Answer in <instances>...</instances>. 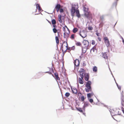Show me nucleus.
I'll return each mask as SVG.
<instances>
[{
	"label": "nucleus",
	"instance_id": "obj_8",
	"mask_svg": "<svg viewBox=\"0 0 124 124\" xmlns=\"http://www.w3.org/2000/svg\"><path fill=\"white\" fill-rule=\"evenodd\" d=\"M61 8V5L59 4H57L56 5L54 10V11H56L57 12H58L59 11Z\"/></svg>",
	"mask_w": 124,
	"mask_h": 124
},
{
	"label": "nucleus",
	"instance_id": "obj_45",
	"mask_svg": "<svg viewBox=\"0 0 124 124\" xmlns=\"http://www.w3.org/2000/svg\"><path fill=\"white\" fill-rule=\"evenodd\" d=\"M121 109L123 112L124 114V108L123 107H122L121 108Z\"/></svg>",
	"mask_w": 124,
	"mask_h": 124
},
{
	"label": "nucleus",
	"instance_id": "obj_34",
	"mask_svg": "<svg viewBox=\"0 0 124 124\" xmlns=\"http://www.w3.org/2000/svg\"><path fill=\"white\" fill-rule=\"evenodd\" d=\"M65 28H66L67 29H68L66 25L65 26L63 27V31L65 32Z\"/></svg>",
	"mask_w": 124,
	"mask_h": 124
},
{
	"label": "nucleus",
	"instance_id": "obj_28",
	"mask_svg": "<svg viewBox=\"0 0 124 124\" xmlns=\"http://www.w3.org/2000/svg\"><path fill=\"white\" fill-rule=\"evenodd\" d=\"M52 23L53 24H55L56 23L55 20L54 19H53L52 21Z\"/></svg>",
	"mask_w": 124,
	"mask_h": 124
},
{
	"label": "nucleus",
	"instance_id": "obj_54",
	"mask_svg": "<svg viewBox=\"0 0 124 124\" xmlns=\"http://www.w3.org/2000/svg\"><path fill=\"white\" fill-rule=\"evenodd\" d=\"M116 0V1H117V0Z\"/></svg>",
	"mask_w": 124,
	"mask_h": 124
},
{
	"label": "nucleus",
	"instance_id": "obj_27",
	"mask_svg": "<svg viewBox=\"0 0 124 124\" xmlns=\"http://www.w3.org/2000/svg\"><path fill=\"white\" fill-rule=\"evenodd\" d=\"M85 15L87 17H89V12L87 11H86L85 12Z\"/></svg>",
	"mask_w": 124,
	"mask_h": 124
},
{
	"label": "nucleus",
	"instance_id": "obj_5",
	"mask_svg": "<svg viewBox=\"0 0 124 124\" xmlns=\"http://www.w3.org/2000/svg\"><path fill=\"white\" fill-rule=\"evenodd\" d=\"M74 64L75 68L78 69V66L79 65V62L78 60L76 59L74 61Z\"/></svg>",
	"mask_w": 124,
	"mask_h": 124
},
{
	"label": "nucleus",
	"instance_id": "obj_21",
	"mask_svg": "<svg viewBox=\"0 0 124 124\" xmlns=\"http://www.w3.org/2000/svg\"><path fill=\"white\" fill-rule=\"evenodd\" d=\"M93 72H96L97 71V68L96 66L94 67L93 69Z\"/></svg>",
	"mask_w": 124,
	"mask_h": 124
},
{
	"label": "nucleus",
	"instance_id": "obj_42",
	"mask_svg": "<svg viewBox=\"0 0 124 124\" xmlns=\"http://www.w3.org/2000/svg\"><path fill=\"white\" fill-rule=\"evenodd\" d=\"M71 47V50H74L75 49V47L74 46H72Z\"/></svg>",
	"mask_w": 124,
	"mask_h": 124
},
{
	"label": "nucleus",
	"instance_id": "obj_46",
	"mask_svg": "<svg viewBox=\"0 0 124 124\" xmlns=\"http://www.w3.org/2000/svg\"><path fill=\"white\" fill-rule=\"evenodd\" d=\"M118 87V89L120 90H121V87L120 86H117Z\"/></svg>",
	"mask_w": 124,
	"mask_h": 124
},
{
	"label": "nucleus",
	"instance_id": "obj_13",
	"mask_svg": "<svg viewBox=\"0 0 124 124\" xmlns=\"http://www.w3.org/2000/svg\"><path fill=\"white\" fill-rule=\"evenodd\" d=\"M85 81H88L89 78V75L88 74H86L85 75Z\"/></svg>",
	"mask_w": 124,
	"mask_h": 124
},
{
	"label": "nucleus",
	"instance_id": "obj_6",
	"mask_svg": "<svg viewBox=\"0 0 124 124\" xmlns=\"http://www.w3.org/2000/svg\"><path fill=\"white\" fill-rule=\"evenodd\" d=\"M80 76L81 78H83L85 74V70L83 69H81L79 71Z\"/></svg>",
	"mask_w": 124,
	"mask_h": 124
},
{
	"label": "nucleus",
	"instance_id": "obj_19",
	"mask_svg": "<svg viewBox=\"0 0 124 124\" xmlns=\"http://www.w3.org/2000/svg\"><path fill=\"white\" fill-rule=\"evenodd\" d=\"M61 17L62 16L61 15L58 16V20L60 23H61L62 22L61 20Z\"/></svg>",
	"mask_w": 124,
	"mask_h": 124
},
{
	"label": "nucleus",
	"instance_id": "obj_39",
	"mask_svg": "<svg viewBox=\"0 0 124 124\" xmlns=\"http://www.w3.org/2000/svg\"><path fill=\"white\" fill-rule=\"evenodd\" d=\"M95 50V49H94V48H92L91 50V53L94 52Z\"/></svg>",
	"mask_w": 124,
	"mask_h": 124
},
{
	"label": "nucleus",
	"instance_id": "obj_16",
	"mask_svg": "<svg viewBox=\"0 0 124 124\" xmlns=\"http://www.w3.org/2000/svg\"><path fill=\"white\" fill-rule=\"evenodd\" d=\"M36 8L37 9H38L39 11H41L42 10V9L41 8L39 4H37L36 5Z\"/></svg>",
	"mask_w": 124,
	"mask_h": 124
},
{
	"label": "nucleus",
	"instance_id": "obj_41",
	"mask_svg": "<svg viewBox=\"0 0 124 124\" xmlns=\"http://www.w3.org/2000/svg\"><path fill=\"white\" fill-rule=\"evenodd\" d=\"M89 101L91 103H92L93 102V99H89Z\"/></svg>",
	"mask_w": 124,
	"mask_h": 124
},
{
	"label": "nucleus",
	"instance_id": "obj_47",
	"mask_svg": "<svg viewBox=\"0 0 124 124\" xmlns=\"http://www.w3.org/2000/svg\"><path fill=\"white\" fill-rule=\"evenodd\" d=\"M98 39L99 41H101V39L100 37H98Z\"/></svg>",
	"mask_w": 124,
	"mask_h": 124
},
{
	"label": "nucleus",
	"instance_id": "obj_29",
	"mask_svg": "<svg viewBox=\"0 0 124 124\" xmlns=\"http://www.w3.org/2000/svg\"><path fill=\"white\" fill-rule=\"evenodd\" d=\"M77 109L80 112H83V111L82 109L81 108H77Z\"/></svg>",
	"mask_w": 124,
	"mask_h": 124
},
{
	"label": "nucleus",
	"instance_id": "obj_26",
	"mask_svg": "<svg viewBox=\"0 0 124 124\" xmlns=\"http://www.w3.org/2000/svg\"><path fill=\"white\" fill-rule=\"evenodd\" d=\"M86 97H85L83 96H81V101H84L85 100V99L86 98Z\"/></svg>",
	"mask_w": 124,
	"mask_h": 124
},
{
	"label": "nucleus",
	"instance_id": "obj_37",
	"mask_svg": "<svg viewBox=\"0 0 124 124\" xmlns=\"http://www.w3.org/2000/svg\"><path fill=\"white\" fill-rule=\"evenodd\" d=\"M60 12L61 13H62L64 11L63 10L62 8H60L59 9Z\"/></svg>",
	"mask_w": 124,
	"mask_h": 124
},
{
	"label": "nucleus",
	"instance_id": "obj_15",
	"mask_svg": "<svg viewBox=\"0 0 124 124\" xmlns=\"http://www.w3.org/2000/svg\"><path fill=\"white\" fill-rule=\"evenodd\" d=\"M54 75L55 77V78L56 80H60V78L59 77L58 74L57 73H54Z\"/></svg>",
	"mask_w": 124,
	"mask_h": 124
},
{
	"label": "nucleus",
	"instance_id": "obj_22",
	"mask_svg": "<svg viewBox=\"0 0 124 124\" xmlns=\"http://www.w3.org/2000/svg\"><path fill=\"white\" fill-rule=\"evenodd\" d=\"M76 44L77 46H81L82 44L79 42H76Z\"/></svg>",
	"mask_w": 124,
	"mask_h": 124
},
{
	"label": "nucleus",
	"instance_id": "obj_52",
	"mask_svg": "<svg viewBox=\"0 0 124 124\" xmlns=\"http://www.w3.org/2000/svg\"><path fill=\"white\" fill-rule=\"evenodd\" d=\"M117 2H116V3H115V6H116V5H117Z\"/></svg>",
	"mask_w": 124,
	"mask_h": 124
},
{
	"label": "nucleus",
	"instance_id": "obj_48",
	"mask_svg": "<svg viewBox=\"0 0 124 124\" xmlns=\"http://www.w3.org/2000/svg\"><path fill=\"white\" fill-rule=\"evenodd\" d=\"M96 35H97L98 36H99V33H96Z\"/></svg>",
	"mask_w": 124,
	"mask_h": 124
},
{
	"label": "nucleus",
	"instance_id": "obj_14",
	"mask_svg": "<svg viewBox=\"0 0 124 124\" xmlns=\"http://www.w3.org/2000/svg\"><path fill=\"white\" fill-rule=\"evenodd\" d=\"M83 78H79L78 79V81L79 83L81 84H83L84 83V82L83 81Z\"/></svg>",
	"mask_w": 124,
	"mask_h": 124
},
{
	"label": "nucleus",
	"instance_id": "obj_31",
	"mask_svg": "<svg viewBox=\"0 0 124 124\" xmlns=\"http://www.w3.org/2000/svg\"><path fill=\"white\" fill-rule=\"evenodd\" d=\"M103 25V23L102 22H101L99 24L100 27H102Z\"/></svg>",
	"mask_w": 124,
	"mask_h": 124
},
{
	"label": "nucleus",
	"instance_id": "obj_53",
	"mask_svg": "<svg viewBox=\"0 0 124 124\" xmlns=\"http://www.w3.org/2000/svg\"><path fill=\"white\" fill-rule=\"evenodd\" d=\"M58 36L59 35V33L58 32Z\"/></svg>",
	"mask_w": 124,
	"mask_h": 124
},
{
	"label": "nucleus",
	"instance_id": "obj_7",
	"mask_svg": "<svg viewBox=\"0 0 124 124\" xmlns=\"http://www.w3.org/2000/svg\"><path fill=\"white\" fill-rule=\"evenodd\" d=\"M68 47V45L67 42H63L62 45V50H65V49H66Z\"/></svg>",
	"mask_w": 124,
	"mask_h": 124
},
{
	"label": "nucleus",
	"instance_id": "obj_2",
	"mask_svg": "<svg viewBox=\"0 0 124 124\" xmlns=\"http://www.w3.org/2000/svg\"><path fill=\"white\" fill-rule=\"evenodd\" d=\"M85 85L86 88H85V91L87 92H91L92 91V88L91 86L92 84L91 82L90 81H88L86 82Z\"/></svg>",
	"mask_w": 124,
	"mask_h": 124
},
{
	"label": "nucleus",
	"instance_id": "obj_49",
	"mask_svg": "<svg viewBox=\"0 0 124 124\" xmlns=\"http://www.w3.org/2000/svg\"><path fill=\"white\" fill-rule=\"evenodd\" d=\"M46 72V73H49V74H52L51 73V72H49V71H48V72Z\"/></svg>",
	"mask_w": 124,
	"mask_h": 124
},
{
	"label": "nucleus",
	"instance_id": "obj_30",
	"mask_svg": "<svg viewBox=\"0 0 124 124\" xmlns=\"http://www.w3.org/2000/svg\"><path fill=\"white\" fill-rule=\"evenodd\" d=\"M70 95V94L69 93L67 92L65 93V95L66 97H68Z\"/></svg>",
	"mask_w": 124,
	"mask_h": 124
},
{
	"label": "nucleus",
	"instance_id": "obj_11",
	"mask_svg": "<svg viewBox=\"0 0 124 124\" xmlns=\"http://www.w3.org/2000/svg\"><path fill=\"white\" fill-rule=\"evenodd\" d=\"M94 94L93 92H92L91 93H89L87 94V95L88 98L89 99L91 98V97L94 95Z\"/></svg>",
	"mask_w": 124,
	"mask_h": 124
},
{
	"label": "nucleus",
	"instance_id": "obj_4",
	"mask_svg": "<svg viewBox=\"0 0 124 124\" xmlns=\"http://www.w3.org/2000/svg\"><path fill=\"white\" fill-rule=\"evenodd\" d=\"M104 42L107 47H109L110 45V43L108 37H105L103 39Z\"/></svg>",
	"mask_w": 124,
	"mask_h": 124
},
{
	"label": "nucleus",
	"instance_id": "obj_1",
	"mask_svg": "<svg viewBox=\"0 0 124 124\" xmlns=\"http://www.w3.org/2000/svg\"><path fill=\"white\" fill-rule=\"evenodd\" d=\"M76 6L75 5H74L72 7L71 10V15L73 17L75 16V13L76 12V16L79 18L80 17L79 11L78 9L76 10Z\"/></svg>",
	"mask_w": 124,
	"mask_h": 124
},
{
	"label": "nucleus",
	"instance_id": "obj_17",
	"mask_svg": "<svg viewBox=\"0 0 124 124\" xmlns=\"http://www.w3.org/2000/svg\"><path fill=\"white\" fill-rule=\"evenodd\" d=\"M102 56L105 59H108V57L106 53H104L102 54Z\"/></svg>",
	"mask_w": 124,
	"mask_h": 124
},
{
	"label": "nucleus",
	"instance_id": "obj_40",
	"mask_svg": "<svg viewBox=\"0 0 124 124\" xmlns=\"http://www.w3.org/2000/svg\"><path fill=\"white\" fill-rule=\"evenodd\" d=\"M95 41L93 40L92 41V44L93 45H94L95 44Z\"/></svg>",
	"mask_w": 124,
	"mask_h": 124
},
{
	"label": "nucleus",
	"instance_id": "obj_20",
	"mask_svg": "<svg viewBox=\"0 0 124 124\" xmlns=\"http://www.w3.org/2000/svg\"><path fill=\"white\" fill-rule=\"evenodd\" d=\"M56 43L57 44L59 43V40L58 37L56 36L55 37Z\"/></svg>",
	"mask_w": 124,
	"mask_h": 124
},
{
	"label": "nucleus",
	"instance_id": "obj_35",
	"mask_svg": "<svg viewBox=\"0 0 124 124\" xmlns=\"http://www.w3.org/2000/svg\"><path fill=\"white\" fill-rule=\"evenodd\" d=\"M88 29L89 30H91L93 29V27L92 26H89Z\"/></svg>",
	"mask_w": 124,
	"mask_h": 124
},
{
	"label": "nucleus",
	"instance_id": "obj_33",
	"mask_svg": "<svg viewBox=\"0 0 124 124\" xmlns=\"http://www.w3.org/2000/svg\"><path fill=\"white\" fill-rule=\"evenodd\" d=\"M65 49V50H68L70 51L71 50H72L71 49V47H68V46L67 47V48H66V49Z\"/></svg>",
	"mask_w": 124,
	"mask_h": 124
},
{
	"label": "nucleus",
	"instance_id": "obj_36",
	"mask_svg": "<svg viewBox=\"0 0 124 124\" xmlns=\"http://www.w3.org/2000/svg\"><path fill=\"white\" fill-rule=\"evenodd\" d=\"M75 35L74 34H72L71 35L70 37V38L72 39H74Z\"/></svg>",
	"mask_w": 124,
	"mask_h": 124
},
{
	"label": "nucleus",
	"instance_id": "obj_18",
	"mask_svg": "<svg viewBox=\"0 0 124 124\" xmlns=\"http://www.w3.org/2000/svg\"><path fill=\"white\" fill-rule=\"evenodd\" d=\"M89 105V104L88 103L85 102L84 103V106L83 107L84 110H85V108L88 106Z\"/></svg>",
	"mask_w": 124,
	"mask_h": 124
},
{
	"label": "nucleus",
	"instance_id": "obj_25",
	"mask_svg": "<svg viewBox=\"0 0 124 124\" xmlns=\"http://www.w3.org/2000/svg\"><path fill=\"white\" fill-rule=\"evenodd\" d=\"M63 37L64 38L67 39L68 37V34L64 33Z\"/></svg>",
	"mask_w": 124,
	"mask_h": 124
},
{
	"label": "nucleus",
	"instance_id": "obj_50",
	"mask_svg": "<svg viewBox=\"0 0 124 124\" xmlns=\"http://www.w3.org/2000/svg\"><path fill=\"white\" fill-rule=\"evenodd\" d=\"M122 39H123V43H124V40L123 39L122 37Z\"/></svg>",
	"mask_w": 124,
	"mask_h": 124
},
{
	"label": "nucleus",
	"instance_id": "obj_38",
	"mask_svg": "<svg viewBox=\"0 0 124 124\" xmlns=\"http://www.w3.org/2000/svg\"><path fill=\"white\" fill-rule=\"evenodd\" d=\"M84 10L85 11V12L86 11H88V9L87 8H86L85 7H84Z\"/></svg>",
	"mask_w": 124,
	"mask_h": 124
},
{
	"label": "nucleus",
	"instance_id": "obj_51",
	"mask_svg": "<svg viewBox=\"0 0 124 124\" xmlns=\"http://www.w3.org/2000/svg\"><path fill=\"white\" fill-rule=\"evenodd\" d=\"M112 116H115L116 115H117V114H112Z\"/></svg>",
	"mask_w": 124,
	"mask_h": 124
},
{
	"label": "nucleus",
	"instance_id": "obj_44",
	"mask_svg": "<svg viewBox=\"0 0 124 124\" xmlns=\"http://www.w3.org/2000/svg\"><path fill=\"white\" fill-rule=\"evenodd\" d=\"M53 25L54 28H56L57 27V26H56L55 24H53Z\"/></svg>",
	"mask_w": 124,
	"mask_h": 124
},
{
	"label": "nucleus",
	"instance_id": "obj_32",
	"mask_svg": "<svg viewBox=\"0 0 124 124\" xmlns=\"http://www.w3.org/2000/svg\"><path fill=\"white\" fill-rule=\"evenodd\" d=\"M53 30L54 32V33H56L57 32V30L55 28H54L53 29Z\"/></svg>",
	"mask_w": 124,
	"mask_h": 124
},
{
	"label": "nucleus",
	"instance_id": "obj_10",
	"mask_svg": "<svg viewBox=\"0 0 124 124\" xmlns=\"http://www.w3.org/2000/svg\"><path fill=\"white\" fill-rule=\"evenodd\" d=\"M88 47L83 46L82 47V51L83 53H85L88 49Z\"/></svg>",
	"mask_w": 124,
	"mask_h": 124
},
{
	"label": "nucleus",
	"instance_id": "obj_23",
	"mask_svg": "<svg viewBox=\"0 0 124 124\" xmlns=\"http://www.w3.org/2000/svg\"><path fill=\"white\" fill-rule=\"evenodd\" d=\"M78 29L77 28H74L73 30L72 31L74 33H76L78 31Z\"/></svg>",
	"mask_w": 124,
	"mask_h": 124
},
{
	"label": "nucleus",
	"instance_id": "obj_43",
	"mask_svg": "<svg viewBox=\"0 0 124 124\" xmlns=\"http://www.w3.org/2000/svg\"><path fill=\"white\" fill-rule=\"evenodd\" d=\"M78 96H81L82 94L81 93H78Z\"/></svg>",
	"mask_w": 124,
	"mask_h": 124
},
{
	"label": "nucleus",
	"instance_id": "obj_24",
	"mask_svg": "<svg viewBox=\"0 0 124 124\" xmlns=\"http://www.w3.org/2000/svg\"><path fill=\"white\" fill-rule=\"evenodd\" d=\"M72 90L73 93L75 94H77V91L76 89L73 88Z\"/></svg>",
	"mask_w": 124,
	"mask_h": 124
},
{
	"label": "nucleus",
	"instance_id": "obj_9",
	"mask_svg": "<svg viewBox=\"0 0 124 124\" xmlns=\"http://www.w3.org/2000/svg\"><path fill=\"white\" fill-rule=\"evenodd\" d=\"M84 46L88 47V46L89 45V43L88 41L86 40H84L82 42Z\"/></svg>",
	"mask_w": 124,
	"mask_h": 124
},
{
	"label": "nucleus",
	"instance_id": "obj_12",
	"mask_svg": "<svg viewBox=\"0 0 124 124\" xmlns=\"http://www.w3.org/2000/svg\"><path fill=\"white\" fill-rule=\"evenodd\" d=\"M124 96L123 94H122L121 96V104L123 106H124Z\"/></svg>",
	"mask_w": 124,
	"mask_h": 124
},
{
	"label": "nucleus",
	"instance_id": "obj_3",
	"mask_svg": "<svg viewBox=\"0 0 124 124\" xmlns=\"http://www.w3.org/2000/svg\"><path fill=\"white\" fill-rule=\"evenodd\" d=\"M80 35L83 38H85L87 36V32L84 30L81 31Z\"/></svg>",
	"mask_w": 124,
	"mask_h": 124
}]
</instances>
